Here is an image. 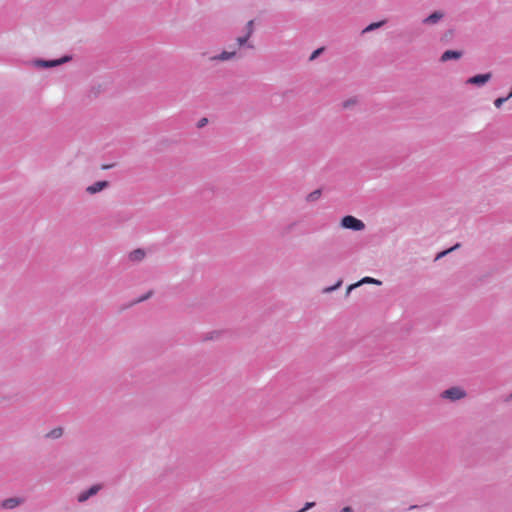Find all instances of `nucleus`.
Here are the masks:
<instances>
[{
  "label": "nucleus",
  "mask_w": 512,
  "mask_h": 512,
  "mask_svg": "<svg viewBox=\"0 0 512 512\" xmlns=\"http://www.w3.org/2000/svg\"><path fill=\"white\" fill-rule=\"evenodd\" d=\"M467 392L460 386H452L440 393V398L449 402H456L464 399Z\"/></svg>",
  "instance_id": "obj_1"
},
{
  "label": "nucleus",
  "mask_w": 512,
  "mask_h": 512,
  "mask_svg": "<svg viewBox=\"0 0 512 512\" xmlns=\"http://www.w3.org/2000/svg\"><path fill=\"white\" fill-rule=\"evenodd\" d=\"M242 57L241 53L236 48H230V50H223L219 54L209 57V62H228L238 60Z\"/></svg>",
  "instance_id": "obj_2"
},
{
  "label": "nucleus",
  "mask_w": 512,
  "mask_h": 512,
  "mask_svg": "<svg viewBox=\"0 0 512 512\" xmlns=\"http://www.w3.org/2000/svg\"><path fill=\"white\" fill-rule=\"evenodd\" d=\"M340 226L353 231H362L365 229L364 222L352 215L344 216L340 221Z\"/></svg>",
  "instance_id": "obj_3"
},
{
  "label": "nucleus",
  "mask_w": 512,
  "mask_h": 512,
  "mask_svg": "<svg viewBox=\"0 0 512 512\" xmlns=\"http://www.w3.org/2000/svg\"><path fill=\"white\" fill-rule=\"evenodd\" d=\"M72 59L71 56L65 55L59 59L55 60H43V59H36L33 61V65L37 68H53L60 66L64 63L69 62Z\"/></svg>",
  "instance_id": "obj_4"
},
{
  "label": "nucleus",
  "mask_w": 512,
  "mask_h": 512,
  "mask_svg": "<svg viewBox=\"0 0 512 512\" xmlns=\"http://www.w3.org/2000/svg\"><path fill=\"white\" fill-rule=\"evenodd\" d=\"M492 78V73H484V74H477L475 76L469 77L466 80V85H473L476 87H483L485 86Z\"/></svg>",
  "instance_id": "obj_5"
},
{
  "label": "nucleus",
  "mask_w": 512,
  "mask_h": 512,
  "mask_svg": "<svg viewBox=\"0 0 512 512\" xmlns=\"http://www.w3.org/2000/svg\"><path fill=\"white\" fill-rule=\"evenodd\" d=\"M103 488L102 484H95V485H92L90 488L86 489V490H83L81 491L78 495H77V501L79 503H85L86 501H88L91 497L95 496L98 494V492Z\"/></svg>",
  "instance_id": "obj_6"
},
{
  "label": "nucleus",
  "mask_w": 512,
  "mask_h": 512,
  "mask_svg": "<svg viewBox=\"0 0 512 512\" xmlns=\"http://www.w3.org/2000/svg\"><path fill=\"white\" fill-rule=\"evenodd\" d=\"M25 502L22 497H9L0 502V508L3 510H13Z\"/></svg>",
  "instance_id": "obj_7"
},
{
  "label": "nucleus",
  "mask_w": 512,
  "mask_h": 512,
  "mask_svg": "<svg viewBox=\"0 0 512 512\" xmlns=\"http://www.w3.org/2000/svg\"><path fill=\"white\" fill-rule=\"evenodd\" d=\"M250 38L251 37L247 36L246 34L239 36L236 38L235 44L230 45L229 48H233V49L236 48L238 50V52H240L241 48H247V49L252 50L255 48V46L250 41Z\"/></svg>",
  "instance_id": "obj_8"
},
{
  "label": "nucleus",
  "mask_w": 512,
  "mask_h": 512,
  "mask_svg": "<svg viewBox=\"0 0 512 512\" xmlns=\"http://www.w3.org/2000/svg\"><path fill=\"white\" fill-rule=\"evenodd\" d=\"M444 17L445 13L443 11L437 10L431 13L429 16L425 17L422 20V24L426 26H434L437 25Z\"/></svg>",
  "instance_id": "obj_9"
},
{
  "label": "nucleus",
  "mask_w": 512,
  "mask_h": 512,
  "mask_svg": "<svg viewBox=\"0 0 512 512\" xmlns=\"http://www.w3.org/2000/svg\"><path fill=\"white\" fill-rule=\"evenodd\" d=\"M109 185H110L109 182L106 180L97 181V182L93 183L92 185H89L88 187H86V192L90 195H94V194L99 193V192L103 191L104 189L108 188Z\"/></svg>",
  "instance_id": "obj_10"
},
{
  "label": "nucleus",
  "mask_w": 512,
  "mask_h": 512,
  "mask_svg": "<svg viewBox=\"0 0 512 512\" xmlns=\"http://www.w3.org/2000/svg\"><path fill=\"white\" fill-rule=\"evenodd\" d=\"M462 57L461 51L446 50L440 57L441 62H447L449 60H458Z\"/></svg>",
  "instance_id": "obj_11"
},
{
  "label": "nucleus",
  "mask_w": 512,
  "mask_h": 512,
  "mask_svg": "<svg viewBox=\"0 0 512 512\" xmlns=\"http://www.w3.org/2000/svg\"><path fill=\"white\" fill-rule=\"evenodd\" d=\"M145 253L141 249L134 250L130 253V259L133 261H140L144 258Z\"/></svg>",
  "instance_id": "obj_12"
},
{
  "label": "nucleus",
  "mask_w": 512,
  "mask_h": 512,
  "mask_svg": "<svg viewBox=\"0 0 512 512\" xmlns=\"http://www.w3.org/2000/svg\"><path fill=\"white\" fill-rule=\"evenodd\" d=\"M384 23H385V21H379V22L371 23L362 31V33H367V32L373 31L375 29H378L381 26H383Z\"/></svg>",
  "instance_id": "obj_13"
},
{
  "label": "nucleus",
  "mask_w": 512,
  "mask_h": 512,
  "mask_svg": "<svg viewBox=\"0 0 512 512\" xmlns=\"http://www.w3.org/2000/svg\"><path fill=\"white\" fill-rule=\"evenodd\" d=\"M320 196H321V191L317 189V190H314L311 193H309L307 195L306 200L308 202H314V201L318 200L320 198Z\"/></svg>",
  "instance_id": "obj_14"
},
{
  "label": "nucleus",
  "mask_w": 512,
  "mask_h": 512,
  "mask_svg": "<svg viewBox=\"0 0 512 512\" xmlns=\"http://www.w3.org/2000/svg\"><path fill=\"white\" fill-rule=\"evenodd\" d=\"M365 283L381 285V281L371 278V277H364L360 281L357 282L358 286L365 284Z\"/></svg>",
  "instance_id": "obj_15"
},
{
  "label": "nucleus",
  "mask_w": 512,
  "mask_h": 512,
  "mask_svg": "<svg viewBox=\"0 0 512 512\" xmlns=\"http://www.w3.org/2000/svg\"><path fill=\"white\" fill-rule=\"evenodd\" d=\"M254 33V20H250L247 22L245 26V34L251 37Z\"/></svg>",
  "instance_id": "obj_16"
},
{
  "label": "nucleus",
  "mask_w": 512,
  "mask_h": 512,
  "mask_svg": "<svg viewBox=\"0 0 512 512\" xmlns=\"http://www.w3.org/2000/svg\"><path fill=\"white\" fill-rule=\"evenodd\" d=\"M341 285H342V280H339L335 285L324 288L323 293H331V292L337 290L339 287H341Z\"/></svg>",
  "instance_id": "obj_17"
},
{
  "label": "nucleus",
  "mask_w": 512,
  "mask_h": 512,
  "mask_svg": "<svg viewBox=\"0 0 512 512\" xmlns=\"http://www.w3.org/2000/svg\"><path fill=\"white\" fill-rule=\"evenodd\" d=\"M323 51H324V48H323V47H321V48H318V49L314 50V51L311 53V55H310V57H309V60H310V61L315 60L317 57H319V56L323 53Z\"/></svg>",
  "instance_id": "obj_18"
},
{
  "label": "nucleus",
  "mask_w": 512,
  "mask_h": 512,
  "mask_svg": "<svg viewBox=\"0 0 512 512\" xmlns=\"http://www.w3.org/2000/svg\"><path fill=\"white\" fill-rule=\"evenodd\" d=\"M507 100H509V98H507V96L499 97V98L495 99L494 105L496 108H500Z\"/></svg>",
  "instance_id": "obj_19"
},
{
  "label": "nucleus",
  "mask_w": 512,
  "mask_h": 512,
  "mask_svg": "<svg viewBox=\"0 0 512 512\" xmlns=\"http://www.w3.org/2000/svg\"><path fill=\"white\" fill-rule=\"evenodd\" d=\"M314 506H315V502H307L301 510L296 511V512H306L307 510L313 508Z\"/></svg>",
  "instance_id": "obj_20"
},
{
  "label": "nucleus",
  "mask_w": 512,
  "mask_h": 512,
  "mask_svg": "<svg viewBox=\"0 0 512 512\" xmlns=\"http://www.w3.org/2000/svg\"><path fill=\"white\" fill-rule=\"evenodd\" d=\"M356 104V99H349L343 102V108H349L352 105Z\"/></svg>",
  "instance_id": "obj_21"
},
{
  "label": "nucleus",
  "mask_w": 512,
  "mask_h": 512,
  "mask_svg": "<svg viewBox=\"0 0 512 512\" xmlns=\"http://www.w3.org/2000/svg\"><path fill=\"white\" fill-rule=\"evenodd\" d=\"M356 287H359L357 283L348 286V288L346 290V297H348L350 295L351 291L353 289H355Z\"/></svg>",
  "instance_id": "obj_22"
},
{
  "label": "nucleus",
  "mask_w": 512,
  "mask_h": 512,
  "mask_svg": "<svg viewBox=\"0 0 512 512\" xmlns=\"http://www.w3.org/2000/svg\"><path fill=\"white\" fill-rule=\"evenodd\" d=\"M339 512H355L354 509L350 506H346L342 508Z\"/></svg>",
  "instance_id": "obj_23"
},
{
  "label": "nucleus",
  "mask_w": 512,
  "mask_h": 512,
  "mask_svg": "<svg viewBox=\"0 0 512 512\" xmlns=\"http://www.w3.org/2000/svg\"><path fill=\"white\" fill-rule=\"evenodd\" d=\"M54 437H59L62 434L61 429H56L52 431Z\"/></svg>",
  "instance_id": "obj_24"
},
{
  "label": "nucleus",
  "mask_w": 512,
  "mask_h": 512,
  "mask_svg": "<svg viewBox=\"0 0 512 512\" xmlns=\"http://www.w3.org/2000/svg\"><path fill=\"white\" fill-rule=\"evenodd\" d=\"M206 123H207V119H206V118L201 119V120L199 121V127L204 126Z\"/></svg>",
  "instance_id": "obj_25"
},
{
  "label": "nucleus",
  "mask_w": 512,
  "mask_h": 512,
  "mask_svg": "<svg viewBox=\"0 0 512 512\" xmlns=\"http://www.w3.org/2000/svg\"><path fill=\"white\" fill-rule=\"evenodd\" d=\"M147 298H148V296L142 297V298L140 299V301H143V300H145V299H147Z\"/></svg>",
  "instance_id": "obj_26"
}]
</instances>
